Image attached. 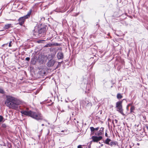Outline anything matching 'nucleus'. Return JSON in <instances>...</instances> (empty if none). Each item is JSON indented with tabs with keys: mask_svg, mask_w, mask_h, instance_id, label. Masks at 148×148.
I'll return each instance as SVG.
<instances>
[{
	"mask_svg": "<svg viewBox=\"0 0 148 148\" xmlns=\"http://www.w3.org/2000/svg\"><path fill=\"white\" fill-rule=\"evenodd\" d=\"M55 45L56 46H58L59 45V44H58V43H56L55 44Z\"/></svg>",
	"mask_w": 148,
	"mask_h": 148,
	"instance_id": "27",
	"label": "nucleus"
},
{
	"mask_svg": "<svg viewBox=\"0 0 148 148\" xmlns=\"http://www.w3.org/2000/svg\"><path fill=\"white\" fill-rule=\"evenodd\" d=\"M61 132H64V134H62L64 135L68 134L69 133V131H68L67 130H62Z\"/></svg>",
	"mask_w": 148,
	"mask_h": 148,
	"instance_id": "16",
	"label": "nucleus"
},
{
	"mask_svg": "<svg viewBox=\"0 0 148 148\" xmlns=\"http://www.w3.org/2000/svg\"><path fill=\"white\" fill-rule=\"evenodd\" d=\"M91 132H92V134H93L95 131H97L99 129V127L96 128H94L93 127H90Z\"/></svg>",
	"mask_w": 148,
	"mask_h": 148,
	"instance_id": "12",
	"label": "nucleus"
},
{
	"mask_svg": "<svg viewBox=\"0 0 148 148\" xmlns=\"http://www.w3.org/2000/svg\"><path fill=\"white\" fill-rule=\"evenodd\" d=\"M3 119V117L1 115H0V122H2Z\"/></svg>",
	"mask_w": 148,
	"mask_h": 148,
	"instance_id": "21",
	"label": "nucleus"
},
{
	"mask_svg": "<svg viewBox=\"0 0 148 148\" xmlns=\"http://www.w3.org/2000/svg\"><path fill=\"white\" fill-rule=\"evenodd\" d=\"M108 121H111V120L110 119H108Z\"/></svg>",
	"mask_w": 148,
	"mask_h": 148,
	"instance_id": "32",
	"label": "nucleus"
},
{
	"mask_svg": "<svg viewBox=\"0 0 148 148\" xmlns=\"http://www.w3.org/2000/svg\"><path fill=\"white\" fill-rule=\"evenodd\" d=\"M103 127H101L99 131L95 133V134L96 135L100 136L103 134Z\"/></svg>",
	"mask_w": 148,
	"mask_h": 148,
	"instance_id": "11",
	"label": "nucleus"
},
{
	"mask_svg": "<svg viewBox=\"0 0 148 148\" xmlns=\"http://www.w3.org/2000/svg\"><path fill=\"white\" fill-rule=\"evenodd\" d=\"M105 135L106 136L108 137V134L107 133H106L105 134Z\"/></svg>",
	"mask_w": 148,
	"mask_h": 148,
	"instance_id": "31",
	"label": "nucleus"
},
{
	"mask_svg": "<svg viewBox=\"0 0 148 148\" xmlns=\"http://www.w3.org/2000/svg\"><path fill=\"white\" fill-rule=\"evenodd\" d=\"M126 109L127 111H128L129 110V107L127 106L126 107Z\"/></svg>",
	"mask_w": 148,
	"mask_h": 148,
	"instance_id": "26",
	"label": "nucleus"
},
{
	"mask_svg": "<svg viewBox=\"0 0 148 148\" xmlns=\"http://www.w3.org/2000/svg\"><path fill=\"white\" fill-rule=\"evenodd\" d=\"M104 143L106 144L109 145L111 146H115L117 144V142L112 140L109 138H107L104 141Z\"/></svg>",
	"mask_w": 148,
	"mask_h": 148,
	"instance_id": "5",
	"label": "nucleus"
},
{
	"mask_svg": "<svg viewBox=\"0 0 148 148\" xmlns=\"http://www.w3.org/2000/svg\"><path fill=\"white\" fill-rule=\"evenodd\" d=\"M21 103L20 101L14 97L10 96H6L5 104L10 108L16 110L18 109L19 105Z\"/></svg>",
	"mask_w": 148,
	"mask_h": 148,
	"instance_id": "1",
	"label": "nucleus"
},
{
	"mask_svg": "<svg viewBox=\"0 0 148 148\" xmlns=\"http://www.w3.org/2000/svg\"><path fill=\"white\" fill-rule=\"evenodd\" d=\"M0 93L1 94H4L5 91L3 90L1 88H0Z\"/></svg>",
	"mask_w": 148,
	"mask_h": 148,
	"instance_id": "19",
	"label": "nucleus"
},
{
	"mask_svg": "<svg viewBox=\"0 0 148 148\" xmlns=\"http://www.w3.org/2000/svg\"><path fill=\"white\" fill-rule=\"evenodd\" d=\"M91 138L92 139V141L97 142L101 140L102 138V137L101 136H99L98 137L93 136Z\"/></svg>",
	"mask_w": 148,
	"mask_h": 148,
	"instance_id": "7",
	"label": "nucleus"
},
{
	"mask_svg": "<svg viewBox=\"0 0 148 148\" xmlns=\"http://www.w3.org/2000/svg\"><path fill=\"white\" fill-rule=\"evenodd\" d=\"M83 103L84 106L88 109L90 108L92 106L91 103L87 101H84Z\"/></svg>",
	"mask_w": 148,
	"mask_h": 148,
	"instance_id": "8",
	"label": "nucleus"
},
{
	"mask_svg": "<svg viewBox=\"0 0 148 148\" xmlns=\"http://www.w3.org/2000/svg\"><path fill=\"white\" fill-rule=\"evenodd\" d=\"M55 62V61L50 60L47 63V66L49 67H52L54 65Z\"/></svg>",
	"mask_w": 148,
	"mask_h": 148,
	"instance_id": "10",
	"label": "nucleus"
},
{
	"mask_svg": "<svg viewBox=\"0 0 148 148\" xmlns=\"http://www.w3.org/2000/svg\"><path fill=\"white\" fill-rule=\"evenodd\" d=\"M54 57V56L52 54L49 55L48 56V58L50 60H51Z\"/></svg>",
	"mask_w": 148,
	"mask_h": 148,
	"instance_id": "15",
	"label": "nucleus"
},
{
	"mask_svg": "<svg viewBox=\"0 0 148 148\" xmlns=\"http://www.w3.org/2000/svg\"><path fill=\"white\" fill-rule=\"evenodd\" d=\"M114 121L116 123H117V122H118V120H116V119H115L114 120Z\"/></svg>",
	"mask_w": 148,
	"mask_h": 148,
	"instance_id": "28",
	"label": "nucleus"
},
{
	"mask_svg": "<svg viewBox=\"0 0 148 148\" xmlns=\"http://www.w3.org/2000/svg\"><path fill=\"white\" fill-rule=\"evenodd\" d=\"M132 105V104L131 103H129V104L127 105V106H131Z\"/></svg>",
	"mask_w": 148,
	"mask_h": 148,
	"instance_id": "29",
	"label": "nucleus"
},
{
	"mask_svg": "<svg viewBox=\"0 0 148 148\" xmlns=\"http://www.w3.org/2000/svg\"><path fill=\"white\" fill-rule=\"evenodd\" d=\"M44 125L43 124H42V126H43Z\"/></svg>",
	"mask_w": 148,
	"mask_h": 148,
	"instance_id": "34",
	"label": "nucleus"
},
{
	"mask_svg": "<svg viewBox=\"0 0 148 148\" xmlns=\"http://www.w3.org/2000/svg\"><path fill=\"white\" fill-rule=\"evenodd\" d=\"M30 58L29 57H27L25 58L26 60L29 61L30 60Z\"/></svg>",
	"mask_w": 148,
	"mask_h": 148,
	"instance_id": "23",
	"label": "nucleus"
},
{
	"mask_svg": "<svg viewBox=\"0 0 148 148\" xmlns=\"http://www.w3.org/2000/svg\"><path fill=\"white\" fill-rule=\"evenodd\" d=\"M113 125V126H114V127H115V126L114 125H114Z\"/></svg>",
	"mask_w": 148,
	"mask_h": 148,
	"instance_id": "35",
	"label": "nucleus"
},
{
	"mask_svg": "<svg viewBox=\"0 0 148 148\" xmlns=\"http://www.w3.org/2000/svg\"><path fill=\"white\" fill-rule=\"evenodd\" d=\"M21 113L24 115L29 116L38 121L43 119V116L39 112H36L26 110H21Z\"/></svg>",
	"mask_w": 148,
	"mask_h": 148,
	"instance_id": "2",
	"label": "nucleus"
},
{
	"mask_svg": "<svg viewBox=\"0 0 148 148\" xmlns=\"http://www.w3.org/2000/svg\"><path fill=\"white\" fill-rule=\"evenodd\" d=\"M2 126L4 128L6 127V125L5 124H3L2 125Z\"/></svg>",
	"mask_w": 148,
	"mask_h": 148,
	"instance_id": "22",
	"label": "nucleus"
},
{
	"mask_svg": "<svg viewBox=\"0 0 148 148\" xmlns=\"http://www.w3.org/2000/svg\"><path fill=\"white\" fill-rule=\"evenodd\" d=\"M27 18L26 17H25V16L20 17L18 20V23L17 24H18L21 25H23L24 23L25 20Z\"/></svg>",
	"mask_w": 148,
	"mask_h": 148,
	"instance_id": "6",
	"label": "nucleus"
},
{
	"mask_svg": "<svg viewBox=\"0 0 148 148\" xmlns=\"http://www.w3.org/2000/svg\"><path fill=\"white\" fill-rule=\"evenodd\" d=\"M32 9L30 10L27 13V14L25 16V17H26V18H27L30 17V15H31L32 12Z\"/></svg>",
	"mask_w": 148,
	"mask_h": 148,
	"instance_id": "14",
	"label": "nucleus"
},
{
	"mask_svg": "<svg viewBox=\"0 0 148 148\" xmlns=\"http://www.w3.org/2000/svg\"><path fill=\"white\" fill-rule=\"evenodd\" d=\"M79 122L78 121H77V123H78Z\"/></svg>",
	"mask_w": 148,
	"mask_h": 148,
	"instance_id": "36",
	"label": "nucleus"
},
{
	"mask_svg": "<svg viewBox=\"0 0 148 148\" xmlns=\"http://www.w3.org/2000/svg\"><path fill=\"white\" fill-rule=\"evenodd\" d=\"M77 148H82V145H79L77 146Z\"/></svg>",
	"mask_w": 148,
	"mask_h": 148,
	"instance_id": "25",
	"label": "nucleus"
},
{
	"mask_svg": "<svg viewBox=\"0 0 148 148\" xmlns=\"http://www.w3.org/2000/svg\"><path fill=\"white\" fill-rule=\"evenodd\" d=\"M32 64H35V63H33V62H32Z\"/></svg>",
	"mask_w": 148,
	"mask_h": 148,
	"instance_id": "33",
	"label": "nucleus"
},
{
	"mask_svg": "<svg viewBox=\"0 0 148 148\" xmlns=\"http://www.w3.org/2000/svg\"><path fill=\"white\" fill-rule=\"evenodd\" d=\"M123 97L122 96L120 93H118L117 95V98L118 99H120Z\"/></svg>",
	"mask_w": 148,
	"mask_h": 148,
	"instance_id": "17",
	"label": "nucleus"
},
{
	"mask_svg": "<svg viewBox=\"0 0 148 148\" xmlns=\"http://www.w3.org/2000/svg\"><path fill=\"white\" fill-rule=\"evenodd\" d=\"M57 56L58 60H63L64 55L63 53L61 51L58 52L57 54Z\"/></svg>",
	"mask_w": 148,
	"mask_h": 148,
	"instance_id": "9",
	"label": "nucleus"
},
{
	"mask_svg": "<svg viewBox=\"0 0 148 148\" xmlns=\"http://www.w3.org/2000/svg\"><path fill=\"white\" fill-rule=\"evenodd\" d=\"M12 42V41H10V42L9 43V47H11V46H12V45H11V43Z\"/></svg>",
	"mask_w": 148,
	"mask_h": 148,
	"instance_id": "24",
	"label": "nucleus"
},
{
	"mask_svg": "<svg viewBox=\"0 0 148 148\" xmlns=\"http://www.w3.org/2000/svg\"><path fill=\"white\" fill-rule=\"evenodd\" d=\"M122 101H119L117 102L116 103V108H117V110L123 116L125 114L123 112V109L122 106Z\"/></svg>",
	"mask_w": 148,
	"mask_h": 148,
	"instance_id": "4",
	"label": "nucleus"
},
{
	"mask_svg": "<svg viewBox=\"0 0 148 148\" xmlns=\"http://www.w3.org/2000/svg\"><path fill=\"white\" fill-rule=\"evenodd\" d=\"M47 27L45 25H40V27L36 26L34 30V34L36 37L39 38L45 36Z\"/></svg>",
	"mask_w": 148,
	"mask_h": 148,
	"instance_id": "3",
	"label": "nucleus"
},
{
	"mask_svg": "<svg viewBox=\"0 0 148 148\" xmlns=\"http://www.w3.org/2000/svg\"><path fill=\"white\" fill-rule=\"evenodd\" d=\"M12 25L10 24H7L4 26L3 27L4 29H6L10 28V27H12L11 26Z\"/></svg>",
	"mask_w": 148,
	"mask_h": 148,
	"instance_id": "13",
	"label": "nucleus"
},
{
	"mask_svg": "<svg viewBox=\"0 0 148 148\" xmlns=\"http://www.w3.org/2000/svg\"><path fill=\"white\" fill-rule=\"evenodd\" d=\"M135 110V107L134 106H131L130 109V113L134 112L133 111Z\"/></svg>",
	"mask_w": 148,
	"mask_h": 148,
	"instance_id": "18",
	"label": "nucleus"
},
{
	"mask_svg": "<svg viewBox=\"0 0 148 148\" xmlns=\"http://www.w3.org/2000/svg\"><path fill=\"white\" fill-rule=\"evenodd\" d=\"M114 120H112V124L113 125H114Z\"/></svg>",
	"mask_w": 148,
	"mask_h": 148,
	"instance_id": "30",
	"label": "nucleus"
},
{
	"mask_svg": "<svg viewBox=\"0 0 148 148\" xmlns=\"http://www.w3.org/2000/svg\"><path fill=\"white\" fill-rule=\"evenodd\" d=\"M63 61H62L61 62H58V64L57 65V66L56 67L55 69H56L57 68H58L59 67V66H60V65H61V63H62V62Z\"/></svg>",
	"mask_w": 148,
	"mask_h": 148,
	"instance_id": "20",
	"label": "nucleus"
}]
</instances>
